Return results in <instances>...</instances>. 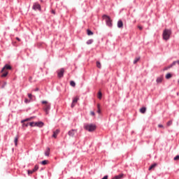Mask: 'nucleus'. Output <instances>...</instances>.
Here are the masks:
<instances>
[{
	"label": "nucleus",
	"mask_w": 179,
	"mask_h": 179,
	"mask_svg": "<svg viewBox=\"0 0 179 179\" xmlns=\"http://www.w3.org/2000/svg\"><path fill=\"white\" fill-rule=\"evenodd\" d=\"M78 100H79V98L76 97L73 99L72 102L76 104V103H78Z\"/></svg>",
	"instance_id": "28"
},
{
	"label": "nucleus",
	"mask_w": 179,
	"mask_h": 179,
	"mask_svg": "<svg viewBox=\"0 0 179 179\" xmlns=\"http://www.w3.org/2000/svg\"><path fill=\"white\" fill-rule=\"evenodd\" d=\"M5 86H6V82H4L3 84L1 85V89L5 88Z\"/></svg>",
	"instance_id": "38"
},
{
	"label": "nucleus",
	"mask_w": 179,
	"mask_h": 179,
	"mask_svg": "<svg viewBox=\"0 0 179 179\" xmlns=\"http://www.w3.org/2000/svg\"><path fill=\"white\" fill-rule=\"evenodd\" d=\"M101 97H103V94H101V92H98V99H99L100 100H101Z\"/></svg>",
	"instance_id": "20"
},
{
	"label": "nucleus",
	"mask_w": 179,
	"mask_h": 179,
	"mask_svg": "<svg viewBox=\"0 0 179 179\" xmlns=\"http://www.w3.org/2000/svg\"><path fill=\"white\" fill-rule=\"evenodd\" d=\"M27 173H28L29 175L33 174V173H34V171L33 169L32 170H28Z\"/></svg>",
	"instance_id": "33"
},
{
	"label": "nucleus",
	"mask_w": 179,
	"mask_h": 179,
	"mask_svg": "<svg viewBox=\"0 0 179 179\" xmlns=\"http://www.w3.org/2000/svg\"><path fill=\"white\" fill-rule=\"evenodd\" d=\"M42 104H49L48 102L47 101H42Z\"/></svg>",
	"instance_id": "40"
},
{
	"label": "nucleus",
	"mask_w": 179,
	"mask_h": 179,
	"mask_svg": "<svg viewBox=\"0 0 179 179\" xmlns=\"http://www.w3.org/2000/svg\"><path fill=\"white\" fill-rule=\"evenodd\" d=\"M16 40H17V41H20V38L18 37L16 38Z\"/></svg>",
	"instance_id": "47"
},
{
	"label": "nucleus",
	"mask_w": 179,
	"mask_h": 179,
	"mask_svg": "<svg viewBox=\"0 0 179 179\" xmlns=\"http://www.w3.org/2000/svg\"><path fill=\"white\" fill-rule=\"evenodd\" d=\"M173 160L177 161L179 160V155H176L174 158Z\"/></svg>",
	"instance_id": "37"
},
{
	"label": "nucleus",
	"mask_w": 179,
	"mask_h": 179,
	"mask_svg": "<svg viewBox=\"0 0 179 179\" xmlns=\"http://www.w3.org/2000/svg\"><path fill=\"white\" fill-rule=\"evenodd\" d=\"M34 173L38 170V165H35L34 168L32 169Z\"/></svg>",
	"instance_id": "26"
},
{
	"label": "nucleus",
	"mask_w": 179,
	"mask_h": 179,
	"mask_svg": "<svg viewBox=\"0 0 179 179\" xmlns=\"http://www.w3.org/2000/svg\"><path fill=\"white\" fill-rule=\"evenodd\" d=\"M139 59H141V57H136L133 62V64H136Z\"/></svg>",
	"instance_id": "21"
},
{
	"label": "nucleus",
	"mask_w": 179,
	"mask_h": 179,
	"mask_svg": "<svg viewBox=\"0 0 179 179\" xmlns=\"http://www.w3.org/2000/svg\"><path fill=\"white\" fill-rule=\"evenodd\" d=\"M52 13H53V15H55V10H52Z\"/></svg>",
	"instance_id": "46"
},
{
	"label": "nucleus",
	"mask_w": 179,
	"mask_h": 179,
	"mask_svg": "<svg viewBox=\"0 0 179 179\" xmlns=\"http://www.w3.org/2000/svg\"><path fill=\"white\" fill-rule=\"evenodd\" d=\"M5 69H8L10 70L12 69V66L9 64H6L1 69V72H3L5 71Z\"/></svg>",
	"instance_id": "9"
},
{
	"label": "nucleus",
	"mask_w": 179,
	"mask_h": 179,
	"mask_svg": "<svg viewBox=\"0 0 179 179\" xmlns=\"http://www.w3.org/2000/svg\"><path fill=\"white\" fill-rule=\"evenodd\" d=\"M140 113H141V114H145L146 113V108L145 107H143L140 109Z\"/></svg>",
	"instance_id": "15"
},
{
	"label": "nucleus",
	"mask_w": 179,
	"mask_h": 179,
	"mask_svg": "<svg viewBox=\"0 0 179 179\" xmlns=\"http://www.w3.org/2000/svg\"><path fill=\"white\" fill-rule=\"evenodd\" d=\"M158 128H164L163 124H159V125H158Z\"/></svg>",
	"instance_id": "44"
},
{
	"label": "nucleus",
	"mask_w": 179,
	"mask_h": 179,
	"mask_svg": "<svg viewBox=\"0 0 179 179\" xmlns=\"http://www.w3.org/2000/svg\"><path fill=\"white\" fill-rule=\"evenodd\" d=\"M39 89L38 88H36L35 89V92H38Z\"/></svg>",
	"instance_id": "48"
},
{
	"label": "nucleus",
	"mask_w": 179,
	"mask_h": 179,
	"mask_svg": "<svg viewBox=\"0 0 179 179\" xmlns=\"http://www.w3.org/2000/svg\"><path fill=\"white\" fill-rule=\"evenodd\" d=\"M177 64V62L174 61L173 63L171 64V66H174Z\"/></svg>",
	"instance_id": "39"
},
{
	"label": "nucleus",
	"mask_w": 179,
	"mask_h": 179,
	"mask_svg": "<svg viewBox=\"0 0 179 179\" xmlns=\"http://www.w3.org/2000/svg\"><path fill=\"white\" fill-rule=\"evenodd\" d=\"M87 36H93L94 33L90 29H87Z\"/></svg>",
	"instance_id": "17"
},
{
	"label": "nucleus",
	"mask_w": 179,
	"mask_h": 179,
	"mask_svg": "<svg viewBox=\"0 0 179 179\" xmlns=\"http://www.w3.org/2000/svg\"><path fill=\"white\" fill-rule=\"evenodd\" d=\"M76 132H78V130L73 129L68 131V135L71 138H73V136H75V134H76Z\"/></svg>",
	"instance_id": "6"
},
{
	"label": "nucleus",
	"mask_w": 179,
	"mask_h": 179,
	"mask_svg": "<svg viewBox=\"0 0 179 179\" xmlns=\"http://www.w3.org/2000/svg\"><path fill=\"white\" fill-rule=\"evenodd\" d=\"M172 76H173V75H171V73H168L166 75L165 78H166V79H170L171 78H172Z\"/></svg>",
	"instance_id": "18"
},
{
	"label": "nucleus",
	"mask_w": 179,
	"mask_h": 179,
	"mask_svg": "<svg viewBox=\"0 0 179 179\" xmlns=\"http://www.w3.org/2000/svg\"><path fill=\"white\" fill-rule=\"evenodd\" d=\"M94 41V40H93V39H90V40H88V41L86 42V44H87V45H90V44H93Z\"/></svg>",
	"instance_id": "14"
},
{
	"label": "nucleus",
	"mask_w": 179,
	"mask_h": 179,
	"mask_svg": "<svg viewBox=\"0 0 179 179\" xmlns=\"http://www.w3.org/2000/svg\"><path fill=\"white\" fill-rule=\"evenodd\" d=\"M156 82L157 83H162V82H163V76L158 77Z\"/></svg>",
	"instance_id": "13"
},
{
	"label": "nucleus",
	"mask_w": 179,
	"mask_h": 179,
	"mask_svg": "<svg viewBox=\"0 0 179 179\" xmlns=\"http://www.w3.org/2000/svg\"><path fill=\"white\" fill-rule=\"evenodd\" d=\"M30 120H31V118H27L25 120H23L21 121V124H23V122H27V121H30Z\"/></svg>",
	"instance_id": "30"
},
{
	"label": "nucleus",
	"mask_w": 179,
	"mask_h": 179,
	"mask_svg": "<svg viewBox=\"0 0 179 179\" xmlns=\"http://www.w3.org/2000/svg\"><path fill=\"white\" fill-rule=\"evenodd\" d=\"M35 127H38V128H43L44 127V122H35Z\"/></svg>",
	"instance_id": "8"
},
{
	"label": "nucleus",
	"mask_w": 179,
	"mask_h": 179,
	"mask_svg": "<svg viewBox=\"0 0 179 179\" xmlns=\"http://www.w3.org/2000/svg\"><path fill=\"white\" fill-rule=\"evenodd\" d=\"M8 71H6L4 73L1 75V78H6L8 76Z\"/></svg>",
	"instance_id": "27"
},
{
	"label": "nucleus",
	"mask_w": 179,
	"mask_h": 179,
	"mask_svg": "<svg viewBox=\"0 0 179 179\" xmlns=\"http://www.w3.org/2000/svg\"><path fill=\"white\" fill-rule=\"evenodd\" d=\"M138 29H139V30H143V27L142 26H138Z\"/></svg>",
	"instance_id": "41"
},
{
	"label": "nucleus",
	"mask_w": 179,
	"mask_h": 179,
	"mask_svg": "<svg viewBox=\"0 0 179 179\" xmlns=\"http://www.w3.org/2000/svg\"><path fill=\"white\" fill-rule=\"evenodd\" d=\"M75 103H73V102H72V103H71V108H73V107H75Z\"/></svg>",
	"instance_id": "42"
},
{
	"label": "nucleus",
	"mask_w": 179,
	"mask_h": 179,
	"mask_svg": "<svg viewBox=\"0 0 179 179\" xmlns=\"http://www.w3.org/2000/svg\"><path fill=\"white\" fill-rule=\"evenodd\" d=\"M170 68H173V66H171V64H170L169 66H168L167 67H166L164 69V71H167V69H170Z\"/></svg>",
	"instance_id": "35"
},
{
	"label": "nucleus",
	"mask_w": 179,
	"mask_h": 179,
	"mask_svg": "<svg viewBox=\"0 0 179 179\" xmlns=\"http://www.w3.org/2000/svg\"><path fill=\"white\" fill-rule=\"evenodd\" d=\"M32 9L34 10H39V12H41V6L38 3H34Z\"/></svg>",
	"instance_id": "5"
},
{
	"label": "nucleus",
	"mask_w": 179,
	"mask_h": 179,
	"mask_svg": "<svg viewBox=\"0 0 179 179\" xmlns=\"http://www.w3.org/2000/svg\"><path fill=\"white\" fill-rule=\"evenodd\" d=\"M50 149L49 147L46 148V150L45 151V156H50Z\"/></svg>",
	"instance_id": "12"
},
{
	"label": "nucleus",
	"mask_w": 179,
	"mask_h": 179,
	"mask_svg": "<svg viewBox=\"0 0 179 179\" xmlns=\"http://www.w3.org/2000/svg\"><path fill=\"white\" fill-rule=\"evenodd\" d=\"M43 110L45 114H50V110H51V103H47L43 106Z\"/></svg>",
	"instance_id": "4"
},
{
	"label": "nucleus",
	"mask_w": 179,
	"mask_h": 179,
	"mask_svg": "<svg viewBox=\"0 0 179 179\" xmlns=\"http://www.w3.org/2000/svg\"><path fill=\"white\" fill-rule=\"evenodd\" d=\"M103 19H106V26H108V27H113V21L111 20L110 16L107 15H103Z\"/></svg>",
	"instance_id": "3"
},
{
	"label": "nucleus",
	"mask_w": 179,
	"mask_h": 179,
	"mask_svg": "<svg viewBox=\"0 0 179 179\" xmlns=\"http://www.w3.org/2000/svg\"><path fill=\"white\" fill-rule=\"evenodd\" d=\"M97 108H98V110H97V113L98 114H100L101 113V110H100V104H97Z\"/></svg>",
	"instance_id": "29"
},
{
	"label": "nucleus",
	"mask_w": 179,
	"mask_h": 179,
	"mask_svg": "<svg viewBox=\"0 0 179 179\" xmlns=\"http://www.w3.org/2000/svg\"><path fill=\"white\" fill-rule=\"evenodd\" d=\"M28 97H29V100L31 101L33 99V95L31 94H28Z\"/></svg>",
	"instance_id": "34"
},
{
	"label": "nucleus",
	"mask_w": 179,
	"mask_h": 179,
	"mask_svg": "<svg viewBox=\"0 0 179 179\" xmlns=\"http://www.w3.org/2000/svg\"><path fill=\"white\" fill-rule=\"evenodd\" d=\"M29 125L30 127H36V122H29Z\"/></svg>",
	"instance_id": "25"
},
{
	"label": "nucleus",
	"mask_w": 179,
	"mask_h": 179,
	"mask_svg": "<svg viewBox=\"0 0 179 179\" xmlns=\"http://www.w3.org/2000/svg\"><path fill=\"white\" fill-rule=\"evenodd\" d=\"M84 129L85 131H88V132H93V131L96 130V125L93 124H84Z\"/></svg>",
	"instance_id": "1"
},
{
	"label": "nucleus",
	"mask_w": 179,
	"mask_h": 179,
	"mask_svg": "<svg viewBox=\"0 0 179 179\" xmlns=\"http://www.w3.org/2000/svg\"><path fill=\"white\" fill-rule=\"evenodd\" d=\"M96 66L99 69H101V63H100V62H96Z\"/></svg>",
	"instance_id": "22"
},
{
	"label": "nucleus",
	"mask_w": 179,
	"mask_h": 179,
	"mask_svg": "<svg viewBox=\"0 0 179 179\" xmlns=\"http://www.w3.org/2000/svg\"><path fill=\"white\" fill-rule=\"evenodd\" d=\"M90 114H91L92 115H93V116L96 115V114H95L94 112H93V111H91V112H90Z\"/></svg>",
	"instance_id": "43"
},
{
	"label": "nucleus",
	"mask_w": 179,
	"mask_h": 179,
	"mask_svg": "<svg viewBox=\"0 0 179 179\" xmlns=\"http://www.w3.org/2000/svg\"><path fill=\"white\" fill-rule=\"evenodd\" d=\"M19 139V137L17 136H16L14 138V143H15V146H17V141Z\"/></svg>",
	"instance_id": "16"
},
{
	"label": "nucleus",
	"mask_w": 179,
	"mask_h": 179,
	"mask_svg": "<svg viewBox=\"0 0 179 179\" xmlns=\"http://www.w3.org/2000/svg\"><path fill=\"white\" fill-rule=\"evenodd\" d=\"M176 62L179 65V60L176 61Z\"/></svg>",
	"instance_id": "49"
},
{
	"label": "nucleus",
	"mask_w": 179,
	"mask_h": 179,
	"mask_svg": "<svg viewBox=\"0 0 179 179\" xmlns=\"http://www.w3.org/2000/svg\"><path fill=\"white\" fill-rule=\"evenodd\" d=\"M30 101H31L30 99L29 100V99H27V98H25V99H24V103H25L26 104L30 103Z\"/></svg>",
	"instance_id": "32"
},
{
	"label": "nucleus",
	"mask_w": 179,
	"mask_h": 179,
	"mask_svg": "<svg viewBox=\"0 0 179 179\" xmlns=\"http://www.w3.org/2000/svg\"><path fill=\"white\" fill-rule=\"evenodd\" d=\"M48 163V160H43L41 162V164H43V166H45Z\"/></svg>",
	"instance_id": "23"
},
{
	"label": "nucleus",
	"mask_w": 179,
	"mask_h": 179,
	"mask_svg": "<svg viewBox=\"0 0 179 179\" xmlns=\"http://www.w3.org/2000/svg\"><path fill=\"white\" fill-rule=\"evenodd\" d=\"M166 125L168 127H171V125H173V120H169L167 123Z\"/></svg>",
	"instance_id": "24"
},
{
	"label": "nucleus",
	"mask_w": 179,
	"mask_h": 179,
	"mask_svg": "<svg viewBox=\"0 0 179 179\" xmlns=\"http://www.w3.org/2000/svg\"><path fill=\"white\" fill-rule=\"evenodd\" d=\"M58 134H59V129H57L55 131H53L52 137L56 139L57 136H58Z\"/></svg>",
	"instance_id": "11"
},
{
	"label": "nucleus",
	"mask_w": 179,
	"mask_h": 179,
	"mask_svg": "<svg viewBox=\"0 0 179 179\" xmlns=\"http://www.w3.org/2000/svg\"><path fill=\"white\" fill-rule=\"evenodd\" d=\"M117 27H118L119 29H122V27H124V23L122 22V20H119L117 21Z\"/></svg>",
	"instance_id": "10"
},
{
	"label": "nucleus",
	"mask_w": 179,
	"mask_h": 179,
	"mask_svg": "<svg viewBox=\"0 0 179 179\" xmlns=\"http://www.w3.org/2000/svg\"><path fill=\"white\" fill-rule=\"evenodd\" d=\"M170 36H171V30H170V29L164 30L163 34H162V37H163L164 40L167 41V40L170 39Z\"/></svg>",
	"instance_id": "2"
},
{
	"label": "nucleus",
	"mask_w": 179,
	"mask_h": 179,
	"mask_svg": "<svg viewBox=\"0 0 179 179\" xmlns=\"http://www.w3.org/2000/svg\"><path fill=\"white\" fill-rule=\"evenodd\" d=\"M101 179H108V176H105L103 178H101Z\"/></svg>",
	"instance_id": "45"
},
{
	"label": "nucleus",
	"mask_w": 179,
	"mask_h": 179,
	"mask_svg": "<svg viewBox=\"0 0 179 179\" xmlns=\"http://www.w3.org/2000/svg\"><path fill=\"white\" fill-rule=\"evenodd\" d=\"M70 85L73 87H75V86H76V83H75L74 81H71Z\"/></svg>",
	"instance_id": "31"
},
{
	"label": "nucleus",
	"mask_w": 179,
	"mask_h": 179,
	"mask_svg": "<svg viewBox=\"0 0 179 179\" xmlns=\"http://www.w3.org/2000/svg\"><path fill=\"white\" fill-rule=\"evenodd\" d=\"M64 72L65 70H64V69H61L60 71L57 73L58 78H63Z\"/></svg>",
	"instance_id": "7"
},
{
	"label": "nucleus",
	"mask_w": 179,
	"mask_h": 179,
	"mask_svg": "<svg viewBox=\"0 0 179 179\" xmlns=\"http://www.w3.org/2000/svg\"><path fill=\"white\" fill-rule=\"evenodd\" d=\"M156 166H157V164H152V165L149 167L148 170L150 171V170H152V169H155V167H156Z\"/></svg>",
	"instance_id": "19"
},
{
	"label": "nucleus",
	"mask_w": 179,
	"mask_h": 179,
	"mask_svg": "<svg viewBox=\"0 0 179 179\" xmlns=\"http://www.w3.org/2000/svg\"><path fill=\"white\" fill-rule=\"evenodd\" d=\"M29 125V122H27V123L23 122V123H22V127H27Z\"/></svg>",
	"instance_id": "36"
}]
</instances>
